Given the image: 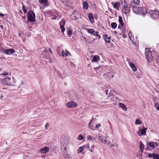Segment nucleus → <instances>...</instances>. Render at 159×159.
Here are the masks:
<instances>
[{
    "label": "nucleus",
    "instance_id": "5701e85b",
    "mask_svg": "<svg viewBox=\"0 0 159 159\" xmlns=\"http://www.w3.org/2000/svg\"><path fill=\"white\" fill-rule=\"evenodd\" d=\"M62 55L63 57H66L70 55V54L69 51L66 50H63L62 52Z\"/></svg>",
    "mask_w": 159,
    "mask_h": 159
},
{
    "label": "nucleus",
    "instance_id": "a211bd4d",
    "mask_svg": "<svg viewBox=\"0 0 159 159\" xmlns=\"http://www.w3.org/2000/svg\"><path fill=\"white\" fill-rule=\"evenodd\" d=\"M112 5H113V7L117 10H119V7H120V3L119 2H116L115 3L112 2Z\"/></svg>",
    "mask_w": 159,
    "mask_h": 159
},
{
    "label": "nucleus",
    "instance_id": "de8ad7c7",
    "mask_svg": "<svg viewBox=\"0 0 159 159\" xmlns=\"http://www.w3.org/2000/svg\"><path fill=\"white\" fill-rule=\"evenodd\" d=\"M85 41L86 42L88 43H92V41L89 40L88 39H86V38H85Z\"/></svg>",
    "mask_w": 159,
    "mask_h": 159
},
{
    "label": "nucleus",
    "instance_id": "423d86ee",
    "mask_svg": "<svg viewBox=\"0 0 159 159\" xmlns=\"http://www.w3.org/2000/svg\"><path fill=\"white\" fill-rule=\"evenodd\" d=\"M145 54L146 55V59L149 62H150L152 61V52L148 48H146L145 49Z\"/></svg>",
    "mask_w": 159,
    "mask_h": 159
},
{
    "label": "nucleus",
    "instance_id": "f257e3e1",
    "mask_svg": "<svg viewBox=\"0 0 159 159\" xmlns=\"http://www.w3.org/2000/svg\"><path fill=\"white\" fill-rule=\"evenodd\" d=\"M2 83L7 86H13L16 82L14 78L8 77L3 78L1 80Z\"/></svg>",
    "mask_w": 159,
    "mask_h": 159
},
{
    "label": "nucleus",
    "instance_id": "412c9836",
    "mask_svg": "<svg viewBox=\"0 0 159 159\" xmlns=\"http://www.w3.org/2000/svg\"><path fill=\"white\" fill-rule=\"evenodd\" d=\"M106 42L109 43L110 42V37L107 34H105L103 36Z\"/></svg>",
    "mask_w": 159,
    "mask_h": 159
},
{
    "label": "nucleus",
    "instance_id": "72a5a7b5",
    "mask_svg": "<svg viewBox=\"0 0 159 159\" xmlns=\"http://www.w3.org/2000/svg\"><path fill=\"white\" fill-rule=\"evenodd\" d=\"M39 2L42 4H46L48 2V0H39Z\"/></svg>",
    "mask_w": 159,
    "mask_h": 159
},
{
    "label": "nucleus",
    "instance_id": "bf43d9fd",
    "mask_svg": "<svg viewBox=\"0 0 159 159\" xmlns=\"http://www.w3.org/2000/svg\"><path fill=\"white\" fill-rule=\"evenodd\" d=\"M1 28H2L3 27V26H1Z\"/></svg>",
    "mask_w": 159,
    "mask_h": 159
},
{
    "label": "nucleus",
    "instance_id": "a19ab883",
    "mask_svg": "<svg viewBox=\"0 0 159 159\" xmlns=\"http://www.w3.org/2000/svg\"><path fill=\"white\" fill-rule=\"evenodd\" d=\"M154 154V153H153L152 154L148 153V157L150 158L152 157L153 158V157L154 156L153 154Z\"/></svg>",
    "mask_w": 159,
    "mask_h": 159
},
{
    "label": "nucleus",
    "instance_id": "c85d7f7f",
    "mask_svg": "<svg viewBox=\"0 0 159 159\" xmlns=\"http://www.w3.org/2000/svg\"><path fill=\"white\" fill-rule=\"evenodd\" d=\"M8 73L7 72H4L2 74H0V78H3L4 76L7 75Z\"/></svg>",
    "mask_w": 159,
    "mask_h": 159
},
{
    "label": "nucleus",
    "instance_id": "09e8293b",
    "mask_svg": "<svg viewBox=\"0 0 159 159\" xmlns=\"http://www.w3.org/2000/svg\"><path fill=\"white\" fill-rule=\"evenodd\" d=\"M101 126V125L100 124H98L96 125L95 127V128L96 129H98Z\"/></svg>",
    "mask_w": 159,
    "mask_h": 159
},
{
    "label": "nucleus",
    "instance_id": "37998d69",
    "mask_svg": "<svg viewBox=\"0 0 159 159\" xmlns=\"http://www.w3.org/2000/svg\"><path fill=\"white\" fill-rule=\"evenodd\" d=\"M83 138L84 137L82 135H80L78 138V139L79 140H82L83 139Z\"/></svg>",
    "mask_w": 159,
    "mask_h": 159
},
{
    "label": "nucleus",
    "instance_id": "f704fd0d",
    "mask_svg": "<svg viewBox=\"0 0 159 159\" xmlns=\"http://www.w3.org/2000/svg\"><path fill=\"white\" fill-rule=\"evenodd\" d=\"M83 150V148L82 147H79L77 150V152L78 153H80Z\"/></svg>",
    "mask_w": 159,
    "mask_h": 159
},
{
    "label": "nucleus",
    "instance_id": "c9c22d12",
    "mask_svg": "<svg viewBox=\"0 0 159 159\" xmlns=\"http://www.w3.org/2000/svg\"><path fill=\"white\" fill-rule=\"evenodd\" d=\"M153 155V159H159V154H156L154 153Z\"/></svg>",
    "mask_w": 159,
    "mask_h": 159
},
{
    "label": "nucleus",
    "instance_id": "7c9ffc66",
    "mask_svg": "<svg viewBox=\"0 0 159 159\" xmlns=\"http://www.w3.org/2000/svg\"><path fill=\"white\" fill-rule=\"evenodd\" d=\"M111 28L113 29H115L117 27V24L115 22H113L111 24Z\"/></svg>",
    "mask_w": 159,
    "mask_h": 159
},
{
    "label": "nucleus",
    "instance_id": "5fc2aeb1",
    "mask_svg": "<svg viewBox=\"0 0 159 159\" xmlns=\"http://www.w3.org/2000/svg\"><path fill=\"white\" fill-rule=\"evenodd\" d=\"M48 126V124H47L45 126V128L47 129Z\"/></svg>",
    "mask_w": 159,
    "mask_h": 159
},
{
    "label": "nucleus",
    "instance_id": "7ed1b4c3",
    "mask_svg": "<svg viewBox=\"0 0 159 159\" xmlns=\"http://www.w3.org/2000/svg\"><path fill=\"white\" fill-rule=\"evenodd\" d=\"M122 12L125 14H129L130 11V5L125 0L122 5Z\"/></svg>",
    "mask_w": 159,
    "mask_h": 159
},
{
    "label": "nucleus",
    "instance_id": "052dcab7",
    "mask_svg": "<svg viewBox=\"0 0 159 159\" xmlns=\"http://www.w3.org/2000/svg\"><path fill=\"white\" fill-rule=\"evenodd\" d=\"M2 58H0V59H1Z\"/></svg>",
    "mask_w": 159,
    "mask_h": 159
},
{
    "label": "nucleus",
    "instance_id": "8fccbe9b",
    "mask_svg": "<svg viewBox=\"0 0 159 159\" xmlns=\"http://www.w3.org/2000/svg\"><path fill=\"white\" fill-rule=\"evenodd\" d=\"M93 35L97 36H98V32L97 31H95V32H94Z\"/></svg>",
    "mask_w": 159,
    "mask_h": 159
},
{
    "label": "nucleus",
    "instance_id": "f8f14e48",
    "mask_svg": "<svg viewBox=\"0 0 159 159\" xmlns=\"http://www.w3.org/2000/svg\"><path fill=\"white\" fill-rule=\"evenodd\" d=\"M141 9V7H133V11L135 14H139L140 13Z\"/></svg>",
    "mask_w": 159,
    "mask_h": 159
},
{
    "label": "nucleus",
    "instance_id": "0eeeda50",
    "mask_svg": "<svg viewBox=\"0 0 159 159\" xmlns=\"http://www.w3.org/2000/svg\"><path fill=\"white\" fill-rule=\"evenodd\" d=\"M84 147L89 149V150L91 152H93L94 151L95 146L94 144H88L84 146Z\"/></svg>",
    "mask_w": 159,
    "mask_h": 159
},
{
    "label": "nucleus",
    "instance_id": "6e6552de",
    "mask_svg": "<svg viewBox=\"0 0 159 159\" xmlns=\"http://www.w3.org/2000/svg\"><path fill=\"white\" fill-rule=\"evenodd\" d=\"M139 148L140 151H139V155L141 157L142 156V154L143 152V150L144 148V145L143 144L142 142L141 141H139Z\"/></svg>",
    "mask_w": 159,
    "mask_h": 159
},
{
    "label": "nucleus",
    "instance_id": "3c124183",
    "mask_svg": "<svg viewBox=\"0 0 159 159\" xmlns=\"http://www.w3.org/2000/svg\"><path fill=\"white\" fill-rule=\"evenodd\" d=\"M92 137L90 135H88L87 136V138L88 140H90L91 138Z\"/></svg>",
    "mask_w": 159,
    "mask_h": 159
},
{
    "label": "nucleus",
    "instance_id": "473e14b6",
    "mask_svg": "<svg viewBox=\"0 0 159 159\" xmlns=\"http://www.w3.org/2000/svg\"><path fill=\"white\" fill-rule=\"evenodd\" d=\"M153 14H154L155 16L157 17V16L159 15V13L158 11H157L156 9H155V10L152 12Z\"/></svg>",
    "mask_w": 159,
    "mask_h": 159
},
{
    "label": "nucleus",
    "instance_id": "603ef678",
    "mask_svg": "<svg viewBox=\"0 0 159 159\" xmlns=\"http://www.w3.org/2000/svg\"><path fill=\"white\" fill-rule=\"evenodd\" d=\"M126 60L129 63H130V60L129 58H127Z\"/></svg>",
    "mask_w": 159,
    "mask_h": 159
},
{
    "label": "nucleus",
    "instance_id": "58836bf2",
    "mask_svg": "<svg viewBox=\"0 0 159 159\" xmlns=\"http://www.w3.org/2000/svg\"><path fill=\"white\" fill-rule=\"evenodd\" d=\"M155 107L157 110L159 111V104L158 103H155Z\"/></svg>",
    "mask_w": 159,
    "mask_h": 159
},
{
    "label": "nucleus",
    "instance_id": "aec40b11",
    "mask_svg": "<svg viewBox=\"0 0 159 159\" xmlns=\"http://www.w3.org/2000/svg\"><path fill=\"white\" fill-rule=\"evenodd\" d=\"M129 66L131 68L132 70L134 72L136 71H137V68L135 65L132 63H129Z\"/></svg>",
    "mask_w": 159,
    "mask_h": 159
},
{
    "label": "nucleus",
    "instance_id": "4d7b16f0",
    "mask_svg": "<svg viewBox=\"0 0 159 159\" xmlns=\"http://www.w3.org/2000/svg\"><path fill=\"white\" fill-rule=\"evenodd\" d=\"M108 92V90H106L105 91V92H106V95H107V94Z\"/></svg>",
    "mask_w": 159,
    "mask_h": 159
},
{
    "label": "nucleus",
    "instance_id": "c03bdc74",
    "mask_svg": "<svg viewBox=\"0 0 159 159\" xmlns=\"http://www.w3.org/2000/svg\"><path fill=\"white\" fill-rule=\"evenodd\" d=\"M22 9L25 13H26V12L27 11V9L23 5L22 6Z\"/></svg>",
    "mask_w": 159,
    "mask_h": 159
},
{
    "label": "nucleus",
    "instance_id": "f3484780",
    "mask_svg": "<svg viewBox=\"0 0 159 159\" xmlns=\"http://www.w3.org/2000/svg\"><path fill=\"white\" fill-rule=\"evenodd\" d=\"M149 145L150 147H152V148H154L158 146V144L157 142H151L149 143Z\"/></svg>",
    "mask_w": 159,
    "mask_h": 159
},
{
    "label": "nucleus",
    "instance_id": "b1692460",
    "mask_svg": "<svg viewBox=\"0 0 159 159\" xmlns=\"http://www.w3.org/2000/svg\"><path fill=\"white\" fill-rule=\"evenodd\" d=\"M88 17L91 23H93L94 22V18L93 15L92 13H90L89 14Z\"/></svg>",
    "mask_w": 159,
    "mask_h": 159
},
{
    "label": "nucleus",
    "instance_id": "4c0bfd02",
    "mask_svg": "<svg viewBox=\"0 0 159 159\" xmlns=\"http://www.w3.org/2000/svg\"><path fill=\"white\" fill-rule=\"evenodd\" d=\"M72 33V30H68V32L67 33V34L68 35H69V37H70Z\"/></svg>",
    "mask_w": 159,
    "mask_h": 159
},
{
    "label": "nucleus",
    "instance_id": "6e6d98bb",
    "mask_svg": "<svg viewBox=\"0 0 159 159\" xmlns=\"http://www.w3.org/2000/svg\"><path fill=\"white\" fill-rule=\"evenodd\" d=\"M49 51L50 53H52V52L51 51V49L50 48H49Z\"/></svg>",
    "mask_w": 159,
    "mask_h": 159
},
{
    "label": "nucleus",
    "instance_id": "cd10ccee",
    "mask_svg": "<svg viewBox=\"0 0 159 159\" xmlns=\"http://www.w3.org/2000/svg\"><path fill=\"white\" fill-rule=\"evenodd\" d=\"M129 38L131 41H133V35L132 34V33L131 32H129L128 34Z\"/></svg>",
    "mask_w": 159,
    "mask_h": 159
},
{
    "label": "nucleus",
    "instance_id": "20e7f679",
    "mask_svg": "<svg viewBox=\"0 0 159 159\" xmlns=\"http://www.w3.org/2000/svg\"><path fill=\"white\" fill-rule=\"evenodd\" d=\"M28 20L30 22H34L35 21V16L33 11H30L28 13Z\"/></svg>",
    "mask_w": 159,
    "mask_h": 159
},
{
    "label": "nucleus",
    "instance_id": "864d4df0",
    "mask_svg": "<svg viewBox=\"0 0 159 159\" xmlns=\"http://www.w3.org/2000/svg\"><path fill=\"white\" fill-rule=\"evenodd\" d=\"M4 16V14L0 13V16L3 17Z\"/></svg>",
    "mask_w": 159,
    "mask_h": 159
},
{
    "label": "nucleus",
    "instance_id": "680f3d73",
    "mask_svg": "<svg viewBox=\"0 0 159 159\" xmlns=\"http://www.w3.org/2000/svg\"><path fill=\"white\" fill-rule=\"evenodd\" d=\"M97 68H94V69H97Z\"/></svg>",
    "mask_w": 159,
    "mask_h": 159
},
{
    "label": "nucleus",
    "instance_id": "bb28decb",
    "mask_svg": "<svg viewBox=\"0 0 159 159\" xmlns=\"http://www.w3.org/2000/svg\"><path fill=\"white\" fill-rule=\"evenodd\" d=\"M48 51L47 50H45L43 51L42 52V54L44 55V57H48Z\"/></svg>",
    "mask_w": 159,
    "mask_h": 159
},
{
    "label": "nucleus",
    "instance_id": "a18cd8bd",
    "mask_svg": "<svg viewBox=\"0 0 159 159\" xmlns=\"http://www.w3.org/2000/svg\"><path fill=\"white\" fill-rule=\"evenodd\" d=\"M89 140L90 141L94 142L96 141V139L95 138L92 137Z\"/></svg>",
    "mask_w": 159,
    "mask_h": 159
},
{
    "label": "nucleus",
    "instance_id": "e433bc0d",
    "mask_svg": "<svg viewBox=\"0 0 159 159\" xmlns=\"http://www.w3.org/2000/svg\"><path fill=\"white\" fill-rule=\"evenodd\" d=\"M63 4L66 6H68L69 4V3L67 0H66L64 1L63 2Z\"/></svg>",
    "mask_w": 159,
    "mask_h": 159
},
{
    "label": "nucleus",
    "instance_id": "f03ea898",
    "mask_svg": "<svg viewBox=\"0 0 159 159\" xmlns=\"http://www.w3.org/2000/svg\"><path fill=\"white\" fill-rule=\"evenodd\" d=\"M99 140L102 143L107 144L111 147H115L116 146L114 144H111V142L113 141L112 139H107V137L104 136H100L99 138Z\"/></svg>",
    "mask_w": 159,
    "mask_h": 159
},
{
    "label": "nucleus",
    "instance_id": "1a4fd4ad",
    "mask_svg": "<svg viewBox=\"0 0 159 159\" xmlns=\"http://www.w3.org/2000/svg\"><path fill=\"white\" fill-rule=\"evenodd\" d=\"M66 23V20H62L59 23L60 28L61 29V32L63 33L65 30V28L64 25Z\"/></svg>",
    "mask_w": 159,
    "mask_h": 159
},
{
    "label": "nucleus",
    "instance_id": "6ab92c4d",
    "mask_svg": "<svg viewBox=\"0 0 159 159\" xmlns=\"http://www.w3.org/2000/svg\"><path fill=\"white\" fill-rule=\"evenodd\" d=\"M141 9L140 14H142L144 15L148 12V11L146 9V8L144 7H141Z\"/></svg>",
    "mask_w": 159,
    "mask_h": 159
},
{
    "label": "nucleus",
    "instance_id": "a878e982",
    "mask_svg": "<svg viewBox=\"0 0 159 159\" xmlns=\"http://www.w3.org/2000/svg\"><path fill=\"white\" fill-rule=\"evenodd\" d=\"M92 120L88 124V127L90 128V129L92 130H95V128L93 126V125H91V123L92 122Z\"/></svg>",
    "mask_w": 159,
    "mask_h": 159
},
{
    "label": "nucleus",
    "instance_id": "9b49d317",
    "mask_svg": "<svg viewBox=\"0 0 159 159\" xmlns=\"http://www.w3.org/2000/svg\"><path fill=\"white\" fill-rule=\"evenodd\" d=\"M49 150V148L47 147H45L41 148L39 150V152L41 153H45L48 152Z\"/></svg>",
    "mask_w": 159,
    "mask_h": 159
},
{
    "label": "nucleus",
    "instance_id": "9d476101",
    "mask_svg": "<svg viewBox=\"0 0 159 159\" xmlns=\"http://www.w3.org/2000/svg\"><path fill=\"white\" fill-rule=\"evenodd\" d=\"M66 105L69 108H71L73 107H75L77 106L76 103L73 101H71L67 102Z\"/></svg>",
    "mask_w": 159,
    "mask_h": 159
},
{
    "label": "nucleus",
    "instance_id": "4be33fe9",
    "mask_svg": "<svg viewBox=\"0 0 159 159\" xmlns=\"http://www.w3.org/2000/svg\"><path fill=\"white\" fill-rule=\"evenodd\" d=\"M118 105L123 110L125 111H127V108L125 105L124 104L122 103H119Z\"/></svg>",
    "mask_w": 159,
    "mask_h": 159
},
{
    "label": "nucleus",
    "instance_id": "ddd939ff",
    "mask_svg": "<svg viewBox=\"0 0 159 159\" xmlns=\"http://www.w3.org/2000/svg\"><path fill=\"white\" fill-rule=\"evenodd\" d=\"M146 130L147 128H144L143 129L141 130L139 129V130L137 134L139 135L140 136L141 135H144L146 133Z\"/></svg>",
    "mask_w": 159,
    "mask_h": 159
},
{
    "label": "nucleus",
    "instance_id": "79ce46f5",
    "mask_svg": "<svg viewBox=\"0 0 159 159\" xmlns=\"http://www.w3.org/2000/svg\"><path fill=\"white\" fill-rule=\"evenodd\" d=\"M151 17L153 19H156L157 17L155 16L154 14H151Z\"/></svg>",
    "mask_w": 159,
    "mask_h": 159
},
{
    "label": "nucleus",
    "instance_id": "dca6fc26",
    "mask_svg": "<svg viewBox=\"0 0 159 159\" xmlns=\"http://www.w3.org/2000/svg\"><path fill=\"white\" fill-rule=\"evenodd\" d=\"M15 52V51L13 49H8L5 51V53L8 55H11Z\"/></svg>",
    "mask_w": 159,
    "mask_h": 159
},
{
    "label": "nucleus",
    "instance_id": "13d9d810",
    "mask_svg": "<svg viewBox=\"0 0 159 159\" xmlns=\"http://www.w3.org/2000/svg\"><path fill=\"white\" fill-rule=\"evenodd\" d=\"M114 32L116 34L117 33L115 31H114Z\"/></svg>",
    "mask_w": 159,
    "mask_h": 159
},
{
    "label": "nucleus",
    "instance_id": "2f4dec72",
    "mask_svg": "<svg viewBox=\"0 0 159 159\" xmlns=\"http://www.w3.org/2000/svg\"><path fill=\"white\" fill-rule=\"evenodd\" d=\"M135 124L136 125H141L142 124V121L139 119H137L135 120Z\"/></svg>",
    "mask_w": 159,
    "mask_h": 159
},
{
    "label": "nucleus",
    "instance_id": "39448f33",
    "mask_svg": "<svg viewBox=\"0 0 159 159\" xmlns=\"http://www.w3.org/2000/svg\"><path fill=\"white\" fill-rule=\"evenodd\" d=\"M69 144V143L67 141H66L63 144H62V143H61V148H63L62 151L63 155L66 157H68V154L66 151V148H68V146Z\"/></svg>",
    "mask_w": 159,
    "mask_h": 159
},
{
    "label": "nucleus",
    "instance_id": "c756f323",
    "mask_svg": "<svg viewBox=\"0 0 159 159\" xmlns=\"http://www.w3.org/2000/svg\"><path fill=\"white\" fill-rule=\"evenodd\" d=\"M87 32L88 33L91 34H93L94 33V32H95V30L93 29H87Z\"/></svg>",
    "mask_w": 159,
    "mask_h": 159
},
{
    "label": "nucleus",
    "instance_id": "ea45409f",
    "mask_svg": "<svg viewBox=\"0 0 159 159\" xmlns=\"http://www.w3.org/2000/svg\"><path fill=\"white\" fill-rule=\"evenodd\" d=\"M156 59L157 63V64L159 66V55L157 56L156 57Z\"/></svg>",
    "mask_w": 159,
    "mask_h": 159
},
{
    "label": "nucleus",
    "instance_id": "2eb2a0df",
    "mask_svg": "<svg viewBox=\"0 0 159 159\" xmlns=\"http://www.w3.org/2000/svg\"><path fill=\"white\" fill-rule=\"evenodd\" d=\"M100 60V57L98 55H95L91 60L92 62H97Z\"/></svg>",
    "mask_w": 159,
    "mask_h": 159
},
{
    "label": "nucleus",
    "instance_id": "4468645a",
    "mask_svg": "<svg viewBox=\"0 0 159 159\" xmlns=\"http://www.w3.org/2000/svg\"><path fill=\"white\" fill-rule=\"evenodd\" d=\"M119 19L118 20V21L120 23V24L118 26V28L119 29H121L124 26L123 22V21L122 19L121 16H119Z\"/></svg>",
    "mask_w": 159,
    "mask_h": 159
},
{
    "label": "nucleus",
    "instance_id": "393cba45",
    "mask_svg": "<svg viewBox=\"0 0 159 159\" xmlns=\"http://www.w3.org/2000/svg\"><path fill=\"white\" fill-rule=\"evenodd\" d=\"M89 4L87 2H84L83 3V8L84 9L87 10L88 8Z\"/></svg>",
    "mask_w": 159,
    "mask_h": 159
},
{
    "label": "nucleus",
    "instance_id": "49530a36",
    "mask_svg": "<svg viewBox=\"0 0 159 159\" xmlns=\"http://www.w3.org/2000/svg\"><path fill=\"white\" fill-rule=\"evenodd\" d=\"M134 2L137 4H138L140 2L139 0H133Z\"/></svg>",
    "mask_w": 159,
    "mask_h": 159
}]
</instances>
